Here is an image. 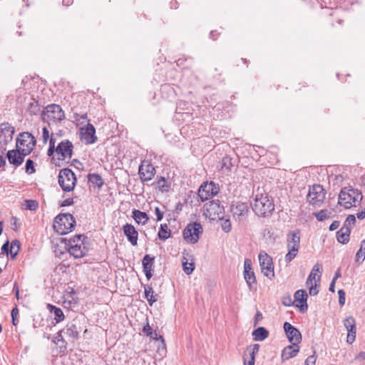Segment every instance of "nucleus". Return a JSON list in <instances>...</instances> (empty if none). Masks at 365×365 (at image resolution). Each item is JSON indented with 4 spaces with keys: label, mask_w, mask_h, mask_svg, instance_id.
I'll list each match as a JSON object with an SVG mask.
<instances>
[{
    "label": "nucleus",
    "mask_w": 365,
    "mask_h": 365,
    "mask_svg": "<svg viewBox=\"0 0 365 365\" xmlns=\"http://www.w3.org/2000/svg\"><path fill=\"white\" fill-rule=\"evenodd\" d=\"M250 205L254 212L259 217H266L274 210L273 201L268 194L259 190L252 197Z\"/></svg>",
    "instance_id": "nucleus-1"
},
{
    "label": "nucleus",
    "mask_w": 365,
    "mask_h": 365,
    "mask_svg": "<svg viewBox=\"0 0 365 365\" xmlns=\"http://www.w3.org/2000/svg\"><path fill=\"white\" fill-rule=\"evenodd\" d=\"M362 194L357 189L344 187L339 195V204L346 209L356 207L362 200Z\"/></svg>",
    "instance_id": "nucleus-2"
},
{
    "label": "nucleus",
    "mask_w": 365,
    "mask_h": 365,
    "mask_svg": "<svg viewBox=\"0 0 365 365\" xmlns=\"http://www.w3.org/2000/svg\"><path fill=\"white\" fill-rule=\"evenodd\" d=\"M76 225L73 216L69 213L57 215L53 221V229L59 235H66L71 232Z\"/></svg>",
    "instance_id": "nucleus-3"
},
{
    "label": "nucleus",
    "mask_w": 365,
    "mask_h": 365,
    "mask_svg": "<svg viewBox=\"0 0 365 365\" xmlns=\"http://www.w3.org/2000/svg\"><path fill=\"white\" fill-rule=\"evenodd\" d=\"M300 247V235L299 230L290 232L287 237L288 252L285 255L286 262H290L297 255Z\"/></svg>",
    "instance_id": "nucleus-4"
},
{
    "label": "nucleus",
    "mask_w": 365,
    "mask_h": 365,
    "mask_svg": "<svg viewBox=\"0 0 365 365\" xmlns=\"http://www.w3.org/2000/svg\"><path fill=\"white\" fill-rule=\"evenodd\" d=\"M64 118V113L60 106L51 104L47 106L42 113L43 121L48 125L56 123Z\"/></svg>",
    "instance_id": "nucleus-5"
},
{
    "label": "nucleus",
    "mask_w": 365,
    "mask_h": 365,
    "mask_svg": "<svg viewBox=\"0 0 365 365\" xmlns=\"http://www.w3.org/2000/svg\"><path fill=\"white\" fill-rule=\"evenodd\" d=\"M203 215L210 220H223L224 207L219 200H211L204 205Z\"/></svg>",
    "instance_id": "nucleus-6"
},
{
    "label": "nucleus",
    "mask_w": 365,
    "mask_h": 365,
    "mask_svg": "<svg viewBox=\"0 0 365 365\" xmlns=\"http://www.w3.org/2000/svg\"><path fill=\"white\" fill-rule=\"evenodd\" d=\"M36 143L34 136L28 132H24L19 135L16 145L23 153V155H28L34 150Z\"/></svg>",
    "instance_id": "nucleus-7"
},
{
    "label": "nucleus",
    "mask_w": 365,
    "mask_h": 365,
    "mask_svg": "<svg viewBox=\"0 0 365 365\" xmlns=\"http://www.w3.org/2000/svg\"><path fill=\"white\" fill-rule=\"evenodd\" d=\"M77 179L74 173L69 168L60 170L58 174V184L65 192L72 191L76 184Z\"/></svg>",
    "instance_id": "nucleus-8"
},
{
    "label": "nucleus",
    "mask_w": 365,
    "mask_h": 365,
    "mask_svg": "<svg viewBox=\"0 0 365 365\" xmlns=\"http://www.w3.org/2000/svg\"><path fill=\"white\" fill-rule=\"evenodd\" d=\"M325 190L322 185H314L309 187L307 199L311 205L320 206L325 200Z\"/></svg>",
    "instance_id": "nucleus-9"
},
{
    "label": "nucleus",
    "mask_w": 365,
    "mask_h": 365,
    "mask_svg": "<svg viewBox=\"0 0 365 365\" xmlns=\"http://www.w3.org/2000/svg\"><path fill=\"white\" fill-rule=\"evenodd\" d=\"M202 232V227L199 222L188 224L183 230V237L185 241L190 244L196 243Z\"/></svg>",
    "instance_id": "nucleus-10"
},
{
    "label": "nucleus",
    "mask_w": 365,
    "mask_h": 365,
    "mask_svg": "<svg viewBox=\"0 0 365 365\" xmlns=\"http://www.w3.org/2000/svg\"><path fill=\"white\" fill-rule=\"evenodd\" d=\"M258 258L262 272L267 278L272 279L274 277L272 258L264 251L259 252Z\"/></svg>",
    "instance_id": "nucleus-11"
},
{
    "label": "nucleus",
    "mask_w": 365,
    "mask_h": 365,
    "mask_svg": "<svg viewBox=\"0 0 365 365\" xmlns=\"http://www.w3.org/2000/svg\"><path fill=\"white\" fill-rule=\"evenodd\" d=\"M321 266L319 264H316L306 282V285L309 289V293L311 296H315L318 294L319 290L317 288V282L320 280V275L317 276V273L320 272Z\"/></svg>",
    "instance_id": "nucleus-12"
},
{
    "label": "nucleus",
    "mask_w": 365,
    "mask_h": 365,
    "mask_svg": "<svg viewBox=\"0 0 365 365\" xmlns=\"http://www.w3.org/2000/svg\"><path fill=\"white\" fill-rule=\"evenodd\" d=\"M73 143L68 140H63L56 148V153L59 160H70L73 154Z\"/></svg>",
    "instance_id": "nucleus-13"
},
{
    "label": "nucleus",
    "mask_w": 365,
    "mask_h": 365,
    "mask_svg": "<svg viewBox=\"0 0 365 365\" xmlns=\"http://www.w3.org/2000/svg\"><path fill=\"white\" fill-rule=\"evenodd\" d=\"M15 133L14 128L9 123L0 125V146L3 148L10 143Z\"/></svg>",
    "instance_id": "nucleus-14"
},
{
    "label": "nucleus",
    "mask_w": 365,
    "mask_h": 365,
    "mask_svg": "<svg viewBox=\"0 0 365 365\" xmlns=\"http://www.w3.org/2000/svg\"><path fill=\"white\" fill-rule=\"evenodd\" d=\"M218 191L219 188L214 182H206L200 187L198 195L202 201H205L214 195H216L218 193Z\"/></svg>",
    "instance_id": "nucleus-15"
},
{
    "label": "nucleus",
    "mask_w": 365,
    "mask_h": 365,
    "mask_svg": "<svg viewBox=\"0 0 365 365\" xmlns=\"http://www.w3.org/2000/svg\"><path fill=\"white\" fill-rule=\"evenodd\" d=\"M138 173L142 181H149L154 177L155 170L151 163L143 160L139 166Z\"/></svg>",
    "instance_id": "nucleus-16"
},
{
    "label": "nucleus",
    "mask_w": 365,
    "mask_h": 365,
    "mask_svg": "<svg viewBox=\"0 0 365 365\" xmlns=\"http://www.w3.org/2000/svg\"><path fill=\"white\" fill-rule=\"evenodd\" d=\"M343 324L348 332L346 342L349 344H351L356 339V327L355 319L351 316L347 317L343 321Z\"/></svg>",
    "instance_id": "nucleus-17"
},
{
    "label": "nucleus",
    "mask_w": 365,
    "mask_h": 365,
    "mask_svg": "<svg viewBox=\"0 0 365 365\" xmlns=\"http://www.w3.org/2000/svg\"><path fill=\"white\" fill-rule=\"evenodd\" d=\"M283 327L289 341L292 344H298L300 343L302 340V335L297 328L293 327L289 322H285Z\"/></svg>",
    "instance_id": "nucleus-18"
},
{
    "label": "nucleus",
    "mask_w": 365,
    "mask_h": 365,
    "mask_svg": "<svg viewBox=\"0 0 365 365\" xmlns=\"http://www.w3.org/2000/svg\"><path fill=\"white\" fill-rule=\"evenodd\" d=\"M294 302L296 307H299L301 312H305L308 309L307 298L308 295L305 290L299 289L294 293Z\"/></svg>",
    "instance_id": "nucleus-19"
},
{
    "label": "nucleus",
    "mask_w": 365,
    "mask_h": 365,
    "mask_svg": "<svg viewBox=\"0 0 365 365\" xmlns=\"http://www.w3.org/2000/svg\"><path fill=\"white\" fill-rule=\"evenodd\" d=\"M123 231L128 242L133 246H136L138 245V232L135 227L131 224L126 223L123 226Z\"/></svg>",
    "instance_id": "nucleus-20"
},
{
    "label": "nucleus",
    "mask_w": 365,
    "mask_h": 365,
    "mask_svg": "<svg viewBox=\"0 0 365 365\" xmlns=\"http://www.w3.org/2000/svg\"><path fill=\"white\" fill-rule=\"evenodd\" d=\"M259 345L257 344L247 347L244 356L245 365H255V355L259 352Z\"/></svg>",
    "instance_id": "nucleus-21"
},
{
    "label": "nucleus",
    "mask_w": 365,
    "mask_h": 365,
    "mask_svg": "<svg viewBox=\"0 0 365 365\" xmlns=\"http://www.w3.org/2000/svg\"><path fill=\"white\" fill-rule=\"evenodd\" d=\"M244 278L249 287L256 282L255 275L252 268V262L249 259H246L244 262Z\"/></svg>",
    "instance_id": "nucleus-22"
},
{
    "label": "nucleus",
    "mask_w": 365,
    "mask_h": 365,
    "mask_svg": "<svg viewBox=\"0 0 365 365\" xmlns=\"http://www.w3.org/2000/svg\"><path fill=\"white\" fill-rule=\"evenodd\" d=\"M6 155L9 163L15 166L21 165L26 156L18 148L9 150Z\"/></svg>",
    "instance_id": "nucleus-23"
},
{
    "label": "nucleus",
    "mask_w": 365,
    "mask_h": 365,
    "mask_svg": "<svg viewBox=\"0 0 365 365\" xmlns=\"http://www.w3.org/2000/svg\"><path fill=\"white\" fill-rule=\"evenodd\" d=\"M232 212L234 218L242 220L246 217L248 213V207L243 202L237 203L232 207Z\"/></svg>",
    "instance_id": "nucleus-24"
},
{
    "label": "nucleus",
    "mask_w": 365,
    "mask_h": 365,
    "mask_svg": "<svg viewBox=\"0 0 365 365\" xmlns=\"http://www.w3.org/2000/svg\"><path fill=\"white\" fill-rule=\"evenodd\" d=\"M95 133L96 130L94 126L88 123L86 128L81 129L82 138L87 144L93 143L96 140Z\"/></svg>",
    "instance_id": "nucleus-25"
},
{
    "label": "nucleus",
    "mask_w": 365,
    "mask_h": 365,
    "mask_svg": "<svg viewBox=\"0 0 365 365\" xmlns=\"http://www.w3.org/2000/svg\"><path fill=\"white\" fill-rule=\"evenodd\" d=\"M154 259L155 258L153 257L146 255L144 256L142 261L143 272H145V277L148 279H150L153 276L152 271Z\"/></svg>",
    "instance_id": "nucleus-26"
},
{
    "label": "nucleus",
    "mask_w": 365,
    "mask_h": 365,
    "mask_svg": "<svg viewBox=\"0 0 365 365\" xmlns=\"http://www.w3.org/2000/svg\"><path fill=\"white\" fill-rule=\"evenodd\" d=\"M68 251L73 257L81 258L86 255L88 250L84 243H80L78 245L71 246Z\"/></svg>",
    "instance_id": "nucleus-27"
},
{
    "label": "nucleus",
    "mask_w": 365,
    "mask_h": 365,
    "mask_svg": "<svg viewBox=\"0 0 365 365\" xmlns=\"http://www.w3.org/2000/svg\"><path fill=\"white\" fill-rule=\"evenodd\" d=\"M63 332L71 339H78L79 336V330L77 326L73 323H68L65 329L58 332V337L62 336L61 333Z\"/></svg>",
    "instance_id": "nucleus-28"
},
{
    "label": "nucleus",
    "mask_w": 365,
    "mask_h": 365,
    "mask_svg": "<svg viewBox=\"0 0 365 365\" xmlns=\"http://www.w3.org/2000/svg\"><path fill=\"white\" fill-rule=\"evenodd\" d=\"M299 351L298 344H292L285 347L282 352V358L284 360L289 359L297 355Z\"/></svg>",
    "instance_id": "nucleus-29"
},
{
    "label": "nucleus",
    "mask_w": 365,
    "mask_h": 365,
    "mask_svg": "<svg viewBox=\"0 0 365 365\" xmlns=\"http://www.w3.org/2000/svg\"><path fill=\"white\" fill-rule=\"evenodd\" d=\"M132 213L133 218L138 224L144 225L148 222L149 220L148 215L144 212L138 210H133Z\"/></svg>",
    "instance_id": "nucleus-30"
},
{
    "label": "nucleus",
    "mask_w": 365,
    "mask_h": 365,
    "mask_svg": "<svg viewBox=\"0 0 365 365\" xmlns=\"http://www.w3.org/2000/svg\"><path fill=\"white\" fill-rule=\"evenodd\" d=\"M351 230L346 227H341L336 232L337 240L339 243L346 244L349 241Z\"/></svg>",
    "instance_id": "nucleus-31"
},
{
    "label": "nucleus",
    "mask_w": 365,
    "mask_h": 365,
    "mask_svg": "<svg viewBox=\"0 0 365 365\" xmlns=\"http://www.w3.org/2000/svg\"><path fill=\"white\" fill-rule=\"evenodd\" d=\"M47 307L49 309L50 312L53 314L54 319L56 320V323L63 321L65 317L61 308L51 305L50 304H48Z\"/></svg>",
    "instance_id": "nucleus-32"
},
{
    "label": "nucleus",
    "mask_w": 365,
    "mask_h": 365,
    "mask_svg": "<svg viewBox=\"0 0 365 365\" xmlns=\"http://www.w3.org/2000/svg\"><path fill=\"white\" fill-rule=\"evenodd\" d=\"M252 335L255 341H261L268 337L269 331L265 328L260 327L252 332Z\"/></svg>",
    "instance_id": "nucleus-33"
},
{
    "label": "nucleus",
    "mask_w": 365,
    "mask_h": 365,
    "mask_svg": "<svg viewBox=\"0 0 365 365\" xmlns=\"http://www.w3.org/2000/svg\"><path fill=\"white\" fill-rule=\"evenodd\" d=\"M88 179L93 185L98 189L101 188L104 183L101 176L97 173L88 174Z\"/></svg>",
    "instance_id": "nucleus-34"
},
{
    "label": "nucleus",
    "mask_w": 365,
    "mask_h": 365,
    "mask_svg": "<svg viewBox=\"0 0 365 365\" xmlns=\"http://www.w3.org/2000/svg\"><path fill=\"white\" fill-rule=\"evenodd\" d=\"M171 235V231L168 229L167 224H161L158 236L160 240L165 241L168 239Z\"/></svg>",
    "instance_id": "nucleus-35"
},
{
    "label": "nucleus",
    "mask_w": 365,
    "mask_h": 365,
    "mask_svg": "<svg viewBox=\"0 0 365 365\" xmlns=\"http://www.w3.org/2000/svg\"><path fill=\"white\" fill-rule=\"evenodd\" d=\"M145 296L150 306L157 301L156 295L154 294V291L152 287H145Z\"/></svg>",
    "instance_id": "nucleus-36"
},
{
    "label": "nucleus",
    "mask_w": 365,
    "mask_h": 365,
    "mask_svg": "<svg viewBox=\"0 0 365 365\" xmlns=\"http://www.w3.org/2000/svg\"><path fill=\"white\" fill-rule=\"evenodd\" d=\"M84 235H77L69 239L66 243L67 249H69L73 245H78L80 243H83Z\"/></svg>",
    "instance_id": "nucleus-37"
},
{
    "label": "nucleus",
    "mask_w": 365,
    "mask_h": 365,
    "mask_svg": "<svg viewBox=\"0 0 365 365\" xmlns=\"http://www.w3.org/2000/svg\"><path fill=\"white\" fill-rule=\"evenodd\" d=\"M20 250V242L17 240H13L11 243L9 252L11 254V258L14 259L17 255L19 251Z\"/></svg>",
    "instance_id": "nucleus-38"
},
{
    "label": "nucleus",
    "mask_w": 365,
    "mask_h": 365,
    "mask_svg": "<svg viewBox=\"0 0 365 365\" xmlns=\"http://www.w3.org/2000/svg\"><path fill=\"white\" fill-rule=\"evenodd\" d=\"M24 206L26 210L35 211L38 207V203L34 200H26L24 202Z\"/></svg>",
    "instance_id": "nucleus-39"
},
{
    "label": "nucleus",
    "mask_w": 365,
    "mask_h": 365,
    "mask_svg": "<svg viewBox=\"0 0 365 365\" xmlns=\"http://www.w3.org/2000/svg\"><path fill=\"white\" fill-rule=\"evenodd\" d=\"M365 259V239L361 242V247L356 255V261H363Z\"/></svg>",
    "instance_id": "nucleus-40"
},
{
    "label": "nucleus",
    "mask_w": 365,
    "mask_h": 365,
    "mask_svg": "<svg viewBox=\"0 0 365 365\" xmlns=\"http://www.w3.org/2000/svg\"><path fill=\"white\" fill-rule=\"evenodd\" d=\"M182 266H183L184 272L187 274H190L195 268L194 263H192V262L188 263L187 260L185 258H184V260L182 261Z\"/></svg>",
    "instance_id": "nucleus-41"
},
{
    "label": "nucleus",
    "mask_w": 365,
    "mask_h": 365,
    "mask_svg": "<svg viewBox=\"0 0 365 365\" xmlns=\"http://www.w3.org/2000/svg\"><path fill=\"white\" fill-rule=\"evenodd\" d=\"M356 222V217L353 215H349L343 225V227L349 228V230H351V227L355 224Z\"/></svg>",
    "instance_id": "nucleus-42"
},
{
    "label": "nucleus",
    "mask_w": 365,
    "mask_h": 365,
    "mask_svg": "<svg viewBox=\"0 0 365 365\" xmlns=\"http://www.w3.org/2000/svg\"><path fill=\"white\" fill-rule=\"evenodd\" d=\"M159 190L162 192L168 191L169 185L167 184L165 178L161 177L157 182Z\"/></svg>",
    "instance_id": "nucleus-43"
},
{
    "label": "nucleus",
    "mask_w": 365,
    "mask_h": 365,
    "mask_svg": "<svg viewBox=\"0 0 365 365\" xmlns=\"http://www.w3.org/2000/svg\"><path fill=\"white\" fill-rule=\"evenodd\" d=\"M26 172L29 174L35 173L34 163L32 160L28 159L25 165Z\"/></svg>",
    "instance_id": "nucleus-44"
},
{
    "label": "nucleus",
    "mask_w": 365,
    "mask_h": 365,
    "mask_svg": "<svg viewBox=\"0 0 365 365\" xmlns=\"http://www.w3.org/2000/svg\"><path fill=\"white\" fill-rule=\"evenodd\" d=\"M28 109L31 113L36 114L38 110L37 102H36L34 100H33L32 102H30L29 103Z\"/></svg>",
    "instance_id": "nucleus-45"
},
{
    "label": "nucleus",
    "mask_w": 365,
    "mask_h": 365,
    "mask_svg": "<svg viewBox=\"0 0 365 365\" xmlns=\"http://www.w3.org/2000/svg\"><path fill=\"white\" fill-rule=\"evenodd\" d=\"M56 152V147H55V141L53 138V135H51L49 141V148L48 150V155L51 156L53 153Z\"/></svg>",
    "instance_id": "nucleus-46"
},
{
    "label": "nucleus",
    "mask_w": 365,
    "mask_h": 365,
    "mask_svg": "<svg viewBox=\"0 0 365 365\" xmlns=\"http://www.w3.org/2000/svg\"><path fill=\"white\" fill-rule=\"evenodd\" d=\"M222 229L225 232H229L232 229L230 219L225 220L222 223Z\"/></svg>",
    "instance_id": "nucleus-47"
},
{
    "label": "nucleus",
    "mask_w": 365,
    "mask_h": 365,
    "mask_svg": "<svg viewBox=\"0 0 365 365\" xmlns=\"http://www.w3.org/2000/svg\"><path fill=\"white\" fill-rule=\"evenodd\" d=\"M338 294H339V303L341 306H344L345 304V300H346L345 292L343 289H339L338 291Z\"/></svg>",
    "instance_id": "nucleus-48"
},
{
    "label": "nucleus",
    "mask_w": 365,
    "mask_h": 365,
    "mask_svg": "<svg viewBox=\"0 0 365 365\" xmlns=\"http://www.w3.org/2000/svg\"><path fill=\"white\" fill-rule=\"evenodd\" d=\"M143 332L148 336H153V331L148 322L143 327Z\"/></svg>",
    "instance_id": "nucleus-49"
},
{
    "label": "nucleus",
    "mask_w": 365,
    "mask_h": 365,
    "mask_svg": "<svg viewBox=\"0 0 365 365\" xmlns=\"http://www.w3.org/2000/svg\"><path fill=\"white\" fill-rule=\"evenodd\" d=\"M42 138L43 143L46 144L49 138V131L46 127L43 128Z\"/></svg>",
    "instance_id": "nucleus-50"
},
{
    "label": "nucleus",
    "mask_w": 365,
    "mask_h": 365,
    "mask_svg": "<svg viewBox=\"0 0 365 365\" xmlns=\"http://www.w3.org/2000/svg\"><path fill=\"white\" fill-rule=\"evenodd\" d=\"M9 242L6 241L1 247V252L0 253V256L3 254L9 255Z\"/></svg>",
    "instance_id": "nucleus-51"
},
{
    "label": "nucleus",
    "mask_w": 365,
    "mask_h": 365,
    "mask_svg": "<svg viewBox=\"0 0 365 365\" xmlns=\"http://www.w3.org/2000/svg\"><path fill=\"white\" fill-rule=\"evenodd\" d=\"M155 214L156 215L157 221H160L163 218V212L160 210L158 207L155 208Z\"/></svg>",
    "instance_id": "nucleus-52"
},
{
    "label": "nucleus",
    "mask_w": 365,
    "mask_h": 365,
    "mask_svg": "<svg viewBox=\"0 0 365 365\" xmlns=\"http://www.w3.org/2000/svg\"><path fill=\"white\" fill-rule=\"evenodd\" d=\"M152 339L153 340H160L163 346H165V340L163 337V336L161 335H158V333L155 331H153V336H150Z\"/></svg>",
    "instance_id": "nucleus-53"
},
{
    "label": "nucleus",
    "mask_w": 365,
    "mask_h": 365,
    "mask_svg": "<svg viewBox=\"0 0 365 365\" xmlns=\"http://www.w3.org/2000/svg\"><path fill=\"white\" fill-rule=\"evenodd\" d=\"M315 362H316V357L314 355L309 356L306 359L304 365H315Z\"/></svg>",
    "instance_id": "nucleus-54"
},
{
    "label": "nucleus",
    "mask_w": 365,
    "mask_h": 365,
    "mask_svg": "<svg viewBox=\"0 0 365 365\" xmlns=\"http://www.w3.org/2000/svg\"><path fill=\"white\" fill-rule=\"evenodd\" d=\"M18 315V309L17 308H14L11 310V317H12V322L14 325H16V317Z\"/></svg>",
    "instance_id": "nucleus-55"
},
{
    "label": "nucleus",
    "mask_w": 365,
    "mask_h": 365,
    "mask_svg": "<svg viewBox=\"0 0 365 365\" xmlns=\"http://www.w3.org/2000/svg\"><path fill=\"white\" fill-rule=\"evenodd\" d=\"M318 220L322 221L327 217V212L324 210H322L316 215Z\"/></svg>",
    "instance_id": "nucleus-56"
},
{
    "label": "nucleus",
    "mask_w": 365,
    "mask_h": 365,
    "mask_svg": "<svg viewBox=\"0 0 365 365\" xmlns=\"http://www.w3.org/2000/svg\"><path fill=\"white\" fill-rule=\"evenodd\" d=\"M73 204L72 198H67L61 203V207L69 206Z\"/></svg>",
    "instance_id": "nucleus-57"
},
{
    "label": "nucleus",
    "mask_w": 365,
    "mask_h": 365,
    "mask_svg": "<svg viewBox=\"0 0 365 365\" xmlns=\"http://www.w3.org/2000/svg\"><path fill=\"white\" fill-rule=\"evenodd\" d=\"M339 221H334L329 226V230L333 231L336 230L339 227Z\"/></svg>",
    "instance_id": "nucleus-58"
},
{
    "label": "nucleus",
    "mask_w": 365,
    "mask_h": 365,
    "mask_svg": "<svg viewBox=\"0 0 365 365\" xmlns=\"http://www.w3.org/2000/svg\"><path fill=\"white\" fill-rule=\"evenodd\" d=\"M230 163V159L228 158H224L222 159V168L225 167L226 170H229V167L227 166V163Z\"/></svg>",
    "instance_id": "nucleus-59"
},
{
    "label": "nucleus",
    "mask_w": 365,
    "mask_h": 365,
    "mask_svg": "<svg viewBox=\"0 0 365 365\" xmlns=\"http://www.w3.org/2000/svg\"><path fill=\"white\" fill-rule=\"evenodd\" d=\"M292 303V299L289 297H288L287 298H284L282 301V304L285 306H290Z\"/></svg>",
    "instance_id": "nucleus-60"
},
{
    "label": "nucleus",
    "mask_w": 365,
    "mask_h": 365,
    "mask_svg": "<svg viewBox=\"0 0 365 365\" xmlns=\"http://www.w3.org/2000/svg\"><path fill=\"white\" fill-rule=\"evenodd\" d=\"M357 218L359 220H363L365 218V209L361 212H359L356 214Z\"/></svg>",
    "instance_id": "nucleus-61"
},
{
    "label": "nucleus",
    "mask_w": 365,
    "mask_h": 365,
    "mask_svg": "<svg viewBox=\"0 0 365 365\" xmlns=\"http://www.w3.org/2000/svg\"><path fill=\"white\" fill-rule=\"evenodd\" d=\"M356 359L359 360H365V351L360 352L356 356Z\"/></svg>",
    "instance_id": "nucleus-62"
},
{
    "label": "nucleus",
    "mask_w": 365,
    "mask_h": 365,
    "mask_svg": "<svg viewBox=\"0 0 365 365\" xmlns=\"http://www.w3.org/2000/svg\"><path fill=\"white\" fill-rule=\"evenodd\" d=\"M341 277V272H340V270L338 269L336 273H335V275L334 277V278L332 279V281L335 282H336V280L339 278Z\"/></svg>",
    "instance_id": "nucleus-63"
},
{
    "label": "nucleus",
    "mask_w": 365,
    "mask_h": 365,
    "mask_svg": "<svg viewBox=\"0 0 365 365\" xmlns=\"http://www.w3.org/2000/svg\"><path fill=\"white\" fill-rule=\"evenodd\" d=\"M334 287H335V282L331 280V282L329 288V291L331 292H335Z\"/></svg>",
    "instance_id": "nucleus-64"
}]
</instances>
